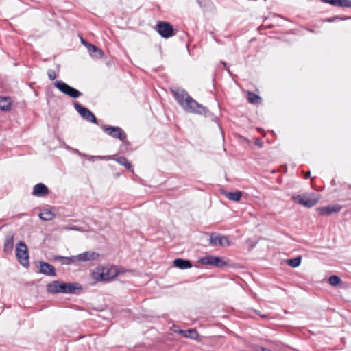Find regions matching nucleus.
Returning a JSON list of instances; mask_svg holds the SVG:
<instances>
[{
  "instance_id": "37",
  "label": "nucleus",
  "mask_w": 351,
  "mask_h": 351,
  "mask_svg": "<svg viewBox=\"0 0 351 351\" xmlns=\"http://www.w3.org/2000/svg\"><path fill=\"white\" fill-rule=\"evenodd\" d=\"M310 175H311L310 171H308V172L305 174L304 178H309V177H310Z\"/></svg>"
},
{
  "instance_id": "13",
  "label": "nucleus",
  "mask_w": 351,
  "mask_h": 351,
  "mask_svg": "<svg viewBox=\"0 0 351 351\" xmlns=\"http://www.w3.org/2000/svg\"><path fill=\"white\" fill-rule=\"evenodd\" d=\"M50 193L48 187L43 183H38L34 186L32 195L36 197H45Z\"/></svg>"
},
{
  "instance_id": "29",
  "label": "nucleus",
  "mask_w": 351,
  "mask_h": 351,
  "mask_svg": "<svg viewBox=\"0 0 351 351\" xmlns=\"http://www.w3.org/2000/svg\"><path fill=\"white\" fill-rule=\"evenodd\" d=\"M53 259L59 261L62 265H71L69 257L62 256H55Z\"/></svg>"
},
{
  "instance_id": "15",
  "label": "nucleus",
  "mask_w": 351,
  "mask_h": 351,
  "mask_svg": "<svg viewBox=\"0 0 351 351\" xmlns=\"http://www.w3.org/2000/svg\"><path fill=\"white\" fill-rule=\"evenodd\" d=\"M99 254L95 252L86 251L77 255L79 262H86L95 260Z\"/></svg>"
},
{
  "instance_id": "33",
  "label": "nucleus",
  "mask_w": 351,
  "mask_h": 351,
  "mask_svg": "<svg viewBox=\"0 0 351 351\" xmlns=\"http://www.w3.org/2000/svg\"><path fill=\"white\" fill-rule=\"evenodd\" d=\"M254 144L259 147H263L264 143L259 138H255Z\"/></svg>"
},
{
  "instance_id": "36",
  "label": "nucleus",
  "mask_w": 351,
  "mask_h": 351,
  "mask_svg": "<svg viewBox=\"0 0 351 351\" xmlns=\"http://www.w3.org/2000/svg\"><path fill=\"white\" fill-rule=\"evenodd\" d=\"M81 42L82 43L87 47V43H89L88 42L86 41L85 40L83 39V38H81Z\"/></svg>"
},
{
  "instance_id": "31",
  "label": "nucleus",
  "mask_w": 351,
  "mask_h": 351,
  "mask_svg": "<svg viewBox=\"0 0 351 351\" xmlns=\"http://www.w3.org/2000/svg\"><path fill=\"white\" fill-rule=\"evenodd\" d=\"M47 75H48V77L51 80H53L56 78V72L53 69H49L47 71Z\"/></svg>"
},
{
  "instance_id": "30",
  "label": "nucleus",
  "mask_w": 351,
  "mask_h": 351,
  "mask_svg": "<svg viewBox=\"0 0 351 351\" xmlns=\"http://www.w3.org/2000/svg\"><path fill=\"white\" fill-rule=\"evenodd\" d=\"M95 158L99 160H108V159H114V156H90L88 157L90 160H93Z\"/></svg>"
},
{
  "instance_id": "7",
  "label": "nucleus",
  "mask_w": 351,
  "mask_h": 351,
  "mask_svg": "<svg viewBox=\"0 0 351 351\" xmlns=\"http://www.w3.org/2000/svg\"><path fill=\"white\" fill-rule=\"evenodd\" d=\"M210 235L209 244L211 246H229L230 243L227 237L216 232L206 233Z\"/></svg>"
},
{
  "instance_id": "34",
  "label": "nucleus",
  "mask_w": 351,
  "mask_h": 351,
  "mask_svg": "<svg viewBox=\"0 0 351 351\" xmlns=\"http://www.w3.org/2000/svg\"><path fill=\"white\" fill-rule=\"evenodd\" d=\"M64 229H65V230H76V231H80L81 230L80 228L77 227L75 226H66V227L64 228Z\"/></svg>"
},
{
  "instance_id": "38",
  "label": "nucleus",
  "mask_w": 351,
  "mask_h": 351,
  "mask_svg": "<svg viewBox=\"0 0 351 351\" xmlns=\"http://www.w3.org/2000/svg\"><path fill=\"white\" fill-rule=\"evenodd\" d=\"M308 30L309 32H313V33L315 32H314L313 29H308Z\"/></svg>"
},
{
  "instance_id": "2",
  "label": "nucleus",
  "mask_w": 351,
  "mask_h": 351,
  "mask_svg": "<svg viewBox=\"0 0 351 351\" xmlns=\"http://www.w3.org/2000/svg\"><path fill=\"white\" fill-rule=\"evenodd\" d=\"M82 289V287L77 282H62L59 280H53L47 286V290L50 293H70L75 294L77 291Z\"/></svg>"
},
{
  "instance_id": "10",
  "label": "nucleus",
  "mask_w": 351,
  "mask_h": 351,
  "mask_svg": "<svg viewBox=\"0 0 351 351\" xmlns=\"http://www.w3.org/2000/svg\"><path fill=\"white\" fill-rule=\"evenodd\" d=\"M341 206L336 205H328L327 206L319 207L317 208V212L324 216H329L333 213L339 212L341 210Z\"/></svg>"
},
{
  "instance_id": "23",
  "label": "nucleus",
  "mask_w": 351,
  "mask_h": 351,
  "mask_svg": "<svg viewBox=\"0 0 351 351\" xmlns=\"http://www.w3.org/2000/svg\"><path fill=\"white\" fill-rule=\"evenodd\" d=\"M261 100H262L261 97H259L258 95H256L254 93H252V92H248L247 101L249 103H250L252 104H261Z\"/></svg>"
},
{
  "instance_id": "4",
  "label": "nucleus",
  "mask_w": 351,
  "mask_h": 351,
  "mask_svg": "<svg viewBox=\"0 0 351 351\" xmlns=\"http://www.w3.org/2000/svg\"><path fill=\"white\" fill-rule=\"evenodd\" d=\"M16 256L18 261L23 267H28L29 265V253L27 245L22 241H20L16 247Z\"/></svg>"
},
{
  "instance_id": "32",
  "label": "nucleus",
  "mask_w": 351,
  "mask_h": 351,
  "mask_svg": "<svg viewBox=\"0 0 351 351\" xmlns=\"http://www.w3.org/2000/svg\"><path fill=\"white\" fill-rule=\"evenodd\" d=\"M69 259L71 265L79 262V258L77 257V255L70 256L69 257Z\"/></svg>"
},
{
  "instance_id": "1",
  "label": "nucleus",
  "mask_w": 351,
  "mask_h": 351,
  "mask_svg": "<svg viewBox=\"0 0 351 351\" xmlns=\"http://www.w3.org/2000/svg\"><path fill=\"white\" fill-rule=\"evenodd\" d=\"M178 104L187 112L206 115L209 110L206 107L199 104L184 89L171 90Z\"/></svg>"
},
{
  "instance_id": "8",
  "label": "nucleus",
  "mask_w": 351,
  "mask_h": 351,
  "mask_svg": "<svg viewBox=\"0 0 351 351\" xmlns=\"http://www.w3.org/2000/svg\"><path fill=\"white\" fill-rule=\"evenodd\" d=\"M199 263L202 265H212L220 268L227 265V263L223 258L214 256H206L202 257L199 260Z\"/></svg>"
},
{
  "instance_id": "28",
  "label": "nucleus",
  "mask_w": 351,
  "mask_h": 351,
  "mask_svg": "<svg viewBox=\"0 0 351 351\" xmlns=\"http://www.w3.org/2000/svg\"><path fill=\"white\" fill-rule=\"evenodd\" d=\"M328 280L329 283L332 286H338L342 283L341 278L336 275L331 276Z\"/></svg>"
},
{
  "instance_id": "17",
  "label": "nucleus",
  "mask_w": 351,
  "mask_h": 351,
  "mask_svg": "<svg viewBox=\"0 0 351 351\" xmlns=\"http://www.w3.org/2000/svg\"><path fill=\"white\" fill-rule=\"evenodd\" d=\"M322 2L329 3L336 7L351 8L350 0H321Z\"/></svg>"
},
{
  "instance_id": "5",
  "label": "nucleus",
  "mask_w": 351,
  "mask_h": 351,
  "mask_svg": "<svg viewBox=\"0 0 351 351\" xmlns=\"http://www.w3.org/2000/svg\"><path fill=\"white\" fill-rule=\"evenodd\" d=\"M54 86L62 93L69 96L71 98H77L82 95V93L73 87L68 85L66 83L57 80L54 82Z\"/></svg>"
},
{
  "instance_id": "11",
  "label": "nucleus",
  "mask_w": 351,
  "mask_h": 351,
  "mask_svg": "<svg viewBox=\"0 0 351 351\" xmlns=\"http://www.w3.org/2000/svg\"><path fill=\"white\" fill-rule=\"evenodd\" d=\"M39 272L49 276H56L54 266L44 261L39 262Z\"/></svg>"
},
{
  "instance_id": "27",
  "label": "nucleus",
  "mask_w": 351,
  "mask_h": 351,
  "mask_svg": "<svg viewBox=\"0 0 351 351\" xmlns=\"http://www.w3.org/2000/svg\"><path fill=\"white\" fill-rule=\"evenodd\" d=\"M302 257L298 256L294 258L287 260V264L292 267H297L300 265Z\"/></svg>"
},
{
  "instance_id": "12",
  "label": "nucleus",
  "mask_w": 351,
  "mask_h": 351,
  "mask_svg": "<svg viewBox=\"0 0 351 351\" xmlns=\"http://www.w3.org/2000/svg\"><path fill=\"white\" fill-rule=\"evenodd\" d=\"M292 199L295 201V203L302 205L306 208H311L313 206H315L317 202V200L315 199H313L306 198L300 195L293 197Z\"/></svg>"
},
{
  "instance_id": "20",
  "label": "nucleus",
  "mask_w": 351,
  "mask_h": 351,
  "mask_svg": "<svg viewBox=\"0 0 351 351\" xmlns=\"http://www.w3.org/2000/svg\"><path fill=\"white\" fill-rule=\"evenodd\" d=\"M55 216V213L49 209H43L39 214L40 219L45 221L52 220Z\"/></svg>"
},
{
  "instance_id": "24",
  "label": "nucleus",
  "mask_w": 351,
  "mask_h": 351,
  "mask_svg": "<svg viewBox=\"0 0 351 351\" xmlns=\"http://www.w3.org/2000/svg\"><path fill=\"white\" fill-rule=\"evenodd\" d=\"M115 161H117L119 165L125 167L127 169H132V165L131 163L128 160V159L124 156H119L115 158L114 159Z\"/></svg>"
},
{
  "instance_id": "9",
  "label": "nucleus",
  "mask_w": 351,
  "mask_h": 351,
  "mask_svg": "<svg viewBox=\"0 0 351 351\" xmlns=\"http://www.w3.org/2000/svg\"><path fill=\"white\" fill-rule=\"evenodd\" d=\"M74 107L76 111L80 114V116L88 121L91 123H97V119L94 114L88 108L82 106L78 102L74 103Z\"/></svg>"
},
{
  "instance_id": "39",
  "label": "nucleus",
  "mask_w": 351,
  "mask_h": 351,
  "mask_svg": "<svg viewBox=\"0 0 351 351\" xmlns=\"http://www.w3.org/2000/svg\"><path fill=\"white\" fill-rule=\"evenodd\" d=\"M223 64L224 66L226 67V63L223 62Z\"/></svg>"
},
{
  "instance_id": "26",
  "label": "nucleus",
  "mask_w": 351,
  "mask_h": 351,
  "mask_svg": "<svg viewBox=\"0 0 351 351\" xmlns=\"http://www.w3.org/2000/svg\"><path fill=\"white\" fill-rule=\"evenodd\" d=\"M104 276L105 275L103 268L101 269H97L92 273L93 278L97 281H106Z\"/></svg>"
},
{
  "instance_id": "3",
  "label": "nucleus",
  "mask_w": 351,
  "mask_h": 351,
  "mask_svg": "<svg viewBox=\"0 0 351 351\" xmlns=\"http://www.w3.org/2000/svg\"><path fill=\"white\" fill-rule=\"evenodd\" d=\"M101 128L103 131L110 136L122 141L124 146H128L130 145L129 141H127V134L121 128L108 125H102Z\"/></svg>"
},
{
  "instance_id": "21",
  "label": "nucleus",
  "mask_w": 351,
  "mask_h": 351,
  "mask_svg": "<svg viewBox=\"0 0 351 351\" xmlns=\"http://www.w3.org/2000/svg\"><path fill=\"white\" fill-rule=\"evenodd\" d=\"M103 269H104V273L105 275L104 277H105L106 281H108L110 280L113 279L119 274L117 270V268H115V267H111L110 269H107V268H103Z\"/></svg>"
},
{
  "instance_id": "6",
  "label": "nucleus",
  "mask_w": 351,
  "mask_h": 351,
  "mask_svg": "<svg viewBox=\"0 0 351 351\" xmlns=\"http://www.w3.org/2000/svg\"><path fill=\"white\" fill-rule=\"evenodd\" d=\"M156 32L164 38H169L176 34V31L168 22L159 21L155 27Z\"/></svg>"
},
{
  "instance_id": "16",
  "label": "nucleus",
  "mask_w": 351,
  "mask_h": 351,
  "mask_svg": "<svg viewBox=\"0 0 351 351\" xmlns=\"http://www.w3.org/2000/svg\"><path fill=\"white\" fill-rule=\"evenodd\" d=\"M87 49L90 55L95 58H101L104 56V51L91 43H87Z\"/></svg>"
},
{
  "instance_id": "19",
  "label": "nucleus",
  "mask_w": 351,
  "mask_h": 351,
  "mask_svg": "<svg viewBox=\"0 0 351 351\" xmlns=\"http://www.w3.org/2000/svg\"><path fill=\"white\" fill-rule=\"evenodd\" d=\"M12 99L10 97H0V109L2 111H9L11 109Z\"/></svg>"
},
{
  "instance_id": "25",
  "label": "nucleus",
  "mask_w": 351,
  "mask_h": 351,
  "mask_svg": "<svg viewBox=\"0 0 351 351\" xmlns=\"http://www.w3.org/2000/svg\"><path fill=\"white\" fill-rule=\"evenodd\" d=\"M242 196V192L237 191L235 192H230L226 194V197L228 198L230 200L232 201H239Z\"/></svg>"
},
{
  "instance_id": "35",
  "label": "nucleus",
  "mask_w": 351,
  "mask_h": 351,
  "mask_svg": "<svg viewBox=\"0 0 351 351\" xmlns=\"http://www.w3.org/2000/svg\"><path fill=\"white\" fill-rule=\"evenodd\" d=\"M339 19V16H334V17H331V18H327L326 19L324 20L323 21H326V22H328V23H332V22H334V21H335L336 20H337Z\"/></svg>"
},
{
  "instance_id": "14",
  "label": "nucleus",
  "mask_w": 351,
  "mask_h": 351,
  "mask_svg": "<svg viewBox=\"0 0 351 351\" xmlns=\"http://www.w3.org/2000/svg\"><path fill=\"white\" fill-rule=\"evenodd\" d=\"M14 247V234L11 232L8 233L5 238L3 243V251L5 254L12 253Z\"/></svg>"
},
{
  "instance_id": "22",
  "label": "nucleus",
  "mask_w": 351,
  "mask_h": 351,
  "mask_svg": "<svg viewBox=\"0 0 351 351\" xmlns=\"http://www.w3.org/2000/svg\"><path fill=\"white\" fill-rule=\"evenodd\" d=\"M179 333L182 334L185 337H189L193 339H196L199 335L195 329H189L186 330H180Z\"/></svg>"
},
{
  "instance_id": "18",
  "label": "nucleus",
  "mask_w": 351,
  "mask_h": 351,
  "mask_svg": "<svg viewBox=\"0 0 351 351\" xmlns=\"http://www.w3.org/2000/svg\"><path fill=\"white\" fill-rule=\"evenodd\" d=\"M173 265L175 267L181 269H185L192 267V264L190 262V261L182 258L175 259L173 261Z\"/></svg>"
}]
</instances>
